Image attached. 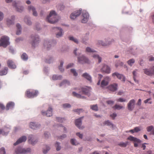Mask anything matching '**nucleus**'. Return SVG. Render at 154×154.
<instances>
[{
    "label": "nucleus",
    "mask_w": 154,
    "mask_h": 154,
    "mask_svg": "<svg viewBox=\"0 0 154 154\" xmlns=\"http://www.w3.org/2000/svg\"><path fill=\"white\" fill-rule=\"evenodd\" d=\"M83 19L82 20V22L83 23H86L88 20L89 17V15L88 13L85 11L83 12Z\"/></svg>",
    "instance_id": "obj_16"
},
{
    "label": "nucleus",
    "mask_w": 154,
    "mask_h": 154,
    "mask_svg": "<svg viewBox=\"0 0 154 154\" xmlns=\"http://www.w3.org/2000/svg\"><path fill=\"white\" fill-rule=\"evenodd\" d=\"M53 41H51V42H48L47 41H45L44 44V45L45 48L47 50H48L50 49V48L51 47V44L53 45Z\"/></svg>",
    "instance_id": "obj_22"
},
{
    "label": "nucleus",
    "mask_w": 154,
    "mask_h": 154,
    "mask_svg": "<svg viewBox=\"0 0 154 154\" xmlns=\"http://www.w3.org/2000/svg\"><path fill=\"white\" fill-rule=\"evenodd\" d=\"M110 80V79L109 77L106 76L105 77L101 82V87H104L107 85Z\"/></svg>",
    "instance_id": "obj_13"
},
{
    "label": "nucleus",
    "mask_w": 154,
    "mask_h": 154,
    "mask_svg": "<svg viewBox=\"0 0 154 154\" xmlns=\"http://www.w3.org/2000/svg\"><path fill=\"white\" fill-rule=\"evenodd\" d=\"M9 40V38L8 37L5 36H2L0 39V46L6 47L10 44Z\"/></svg>",
    "instance_id": "obj_3"
},
{
    "label": "nucleus",
    "mask_w": 154,
    "mask_h": 154,
    "mask_svg": "<svg viewBox=\"0 0 154 154\" xmlns=\"http://www.w3.org/2000/svg\"><path fill=\"white\" fill-rule=\"evenodd\" d=\"M134 62V59H132L128 61V63L129 65L131 66Z\"/></svg>",
    "instance_id": "obj_42"
},
{
    "label": "nucleus",
    "mask_w": 154,
    "mask_h": 154,
    "mask_svg": "<svg viewBox=\"0 0 154 154\" xmlns=\"http://www.w3.org/2000/svg\"><path fill=\"white\" fill-rule=\"evenodd\" d=\"M82 118L83 117H82L79 119H76L75 120V125L80 129H82L84 128L83 127L81 126L82 124L81 120Z\"/></svg>",
    "instance_id": "obj_17"
},
{
    "label": "nucleus",
    "mask_w": 154,
    "mask_h": 154,
    "mask_svg": "<svg viewBox=\"0 0 154 154\" xmlns=\"http://www.w3.org/2000/svg\"><path fill=\"white\" fill-rule=\"evenodd\" d=\"M14 104L13 102H10L8 103L6 106V110H8L9 109L13 108L14 106Z\"/></svg>",
    "instance_id": "obj_29"
},
{
    "label": "nucleus",
    "mask_w": 154,
    "mask_h": 154,
    "mask_svg": "<svg viewBox=\"0 0 154 154\" xmlns=\"http://www.w3.org/2000/svg\"><path fill=\"white\" fill-rule=\"evenodd\" d=\"M135 132H137L140 131V129L139 127H136L134 128Z\"/></svg>",
    "instance_id": "obj_61"
},
{
    "label": "nucleus",
    "mask_w": 154,
    "mask_h": 154,
    "mask_svg": "<svg viewBox=\"0 0 154 154\" xmlns=\"http://www.w3.org/2000/svg\"><path fill=\"white\" fill-rule=\"evenodd\" d=\"M116 101L121 102H125L126 101V100L123 98H120L116 99Z\"/></svg>",
    "instance_id": "obj_51"
},
{
    "label": "nucleus",
    "mask_w": 154,
    "mask_h": 154,
    "mask_svg": "<svg viewBox=\"0 0 154 154\" xmlns=\"http://www.w3.org/2000/svg\"><path fill=\"white\" fill-rule=\"evenodd\" d=\"M82 76L84 77L85 78L87 79L88 81H89L90 82H92L91 77V76L87 73H85L83 74L82 75Z\"/></svg>",
    "instance_id": "obj_27"
},
{
    "label": "nucleus",
    "mask_w": 154,
    "mask_h": 154,
    "mask_svg": "<svg viewBox=\"0 0 154 154\" xmlns=\"http://www.w3.org/2000/svg\"><path fill=\"white\" fill-rule=\"evenodd\" d=\"M86 51L88 52H95L94 50L91 49L89 47H87L86 48Z\"/></svg>",
    "instance_id": "obj_48"
},
{
    "label": "nucleus",
    "mask_w": 154,
    "mask_h": 154,
    "mask_svg": "<svg viewBox=\"0 0 154 154\" xmlns=\"http://www.w3.org/2000/svg\"><path fill=\"white\" fill-rule=\"evenodd\" d=\"M21 57L24 60H26L28 58L27 55L25 53H23L21 55Z\"/></svg>",
    "instance_id": "obj_40"
},
{
    "label": "nucleus",
    "mask_w": 154,
    "mask_h": 154,
    "mask_svg": "<svg viewBox=\"0 0 154 154\" xmlns=\"http://www.w3.org/2000/svg\"><path fill=\"white\" fill-rule=\"evenodd\" d=\"M101 71L106 73L109 74L110 72V68L107 65L103 64V67L101 69Z\"/></svg>",
    "instance_id": "obj_14"
},
{
    "label": "nucleus",
    "mask_w": 154,
    "mask_h": 154,
    "mask_svg": "<svg viewBox=\"0 0 154 154\" xmlns=\"http://www.w3.org/2000/svg\"><path fill=\"white\" fill-rule=\"evenodd\" d=\"M28 10L29 11H32V12L33 15L35 16H37V13L35 11V8L34 7L32 6H29L28 7Z\"/></svg>",
    "instance_id": "obj_26"
},
{
    "label": "nucleus",
    "mask_w": 154,
    "mask_h": 154,
    "mask_svg": "<svg viewBox=\"0 0 154 154\" xmlns=\"http://www.w3.org/2000/svg\"><path fill=\"white\" fill-rule=\"evenodd\" d=\"M143 71L144 73L148 75L151 76L154 75L152 68L151 69H143Z\"/></svg>",
    "instance_id": "obj_23"
},
{
    "label": "nucleus",
    "mask_w": 154,
    "mask_h": 154,
    "mask_svg": "<svg viewBox=\"0 0 154 154\" xmlns=\"http://www.w3.org/2000/svg\"><path fill=\"white\" fill-rule=\"evenodd\" d=\"M63 61L60 62V66L59 67V69L60 71L63 72L64 71V69L62 67L63 66Z\"/></svg>",
    "instance_id": "obj_46"
},
{
    "label": "nucleus",
    "mask_w": 154,
    "mask_h": 154,
    "mask_svg": "<svg viewBox=\"0 0 154 154\" xmlns=\"http://www.w3.org/2000/svg\"><path fill=\"white\" fill-rule=\"evenodd\" d=\"M46 150H45V149H43V152L45 154L47 153L48 151H49L50 149V148L49 146H46Z\"/></svg>",
    "instance_id": "obj_54"
},
{
    "label": "nucleus",
    "mask_w": 154,
    "mask_h": 154,
    "mask_svg": "<svg viewBox=\"0 0 154 154\" xmlns=\"http://www.w3.org/2000/svg\"><path fill=\"white\" fill-rule=\"evenodd\" d=\"M117 115L115 113H113L112 114L110 115V116L113 119H114L115 118L116 116Z\"/></svg>",
    "instance_id": "obj_62"
},
{
    "label": "nucleus",
    "mask_w": 154,
    "mask_h": 154,
    "mask_svg": "<svg viewBox=\"0 0 154 154\" xmlns=\"http://www.w3.org/2000/svg\"><path fill=\"white\" fill-rule=\"evenodd\" d=\"M45 62L47 63H50L52 62V58H50L48 60L47 59L46 60Z\"/></svg>",
    "instance_id": "obj_59"
},
{
    "label": "nucleus",
    "mask_w": 154,
    "mask_h": 154,
    "mask_svg": "<svg viewBox=\"0 0 154 154\" xmlns=\"http://www.w3.org/2000/svg\"><path fill=\"white\" fill-rule=\"evenodd\" d=\"M69 39L70 40L73 41L76 43L77 44L78 43V40L76 38H74L73 37H69Z\"/></svg>",
    "instance_id": "obj_47"
},
{
    "label": "nucleus",
    "mask_w": 154,
    "mask_h": 154,
    "mask_svg": "<svg viewBox=\"0 0 154 154\" xmlns=\"http://www.w3.org/2000/svg\"><path fill=\"white\" fill-rule=\"evenodd\" d=\"M28 141L29 143L34 145L37 143V140L36 139L34 138V137L32 135H30L29 137Z\"/></svg>",
    "instance_id": "obj_19"
},
{
    "label": "nucleus",
    "mask_w": 154,
    "mask_h": 154,
    "mask_svg": "<svg viewBox=\"0 0 154 154\" xmlns=\"http://www.w3.org/2000/svg\"><path fill=\"white\" fill-rule=\"evenodd\" d=\"M63 107L64 108H69L71 107L70 104L68 103H65L63 104Z\"/></svg>",
    "instance_id": "obj_58"
},
{
    "label": "nucleus",
    "mask_w": 154,
    "mask_h": 154,
    "mask_svg": "<svg viewBox=\"0 0 154 154\" xmlns=\"http://www.w3.org/2000/svg\"><path fill=\"white\" fill-rule=\"evenodd\" d=\"M123 108V106H122L118 105L117 104L115 105L113 107V108H114V109H117L118 110H119L121 109H122Z\"/></svg>",
    "instance_id": "obj_39"
},
{
    "label": "nucleus",
    "mask_w": 154,
    "mask_h": 154,
    "mask_svg": "<svg viewBox=\"0 0 154 154\" xmlns=\"http://www.w3.org/2000/svg\"><path fill=\"white\" fill-rule=\"evenodd\" d=\"M91 108L93 110L97 111L98 110V107L97 105H91Z\"/></svg>",
    "instance_id": "obj_44"
},
{
    "label": "nucleus",
    "mask_w": 154,
    "mask_h": 154,
    "mask_svg": "<svg viewBox=\"0 0 154 154\" xmlns=\"http://www.w3.org/2000/svg\"><path fill=\"white\" fill-rule=\"evenodd\" d=\"M15 20V17L14 16H12L10 18H8L6 20V23L7 25L8 26L13 25L14 24V20Z\"/></svg>",
    "instance_id": "obj_15"
},
{
    "label": "nucleus",
    "mask_w": 154,
    "mask_h": 154,
    "mask_svg": "<svg viewBox=\"0 0 154 154\" xmlns=\"http://www.w3.org/2000/svg\"><path fill=\"white\" fill-rule=\"evenodd\" d=\"M112 76L115 77L116 76L121 81L125 82V77L122 74H120L117 72H115L112 74Z\"/></svg>",
    "instance_id": "obj_9"
},
{
    "label": "nucleus",
    "mask_w": 154,
    "mask_h": 154,
    "mask_svg": "<svg viewBox=\"0 0 154 154\" xmlns=\"http://www.w3.org/2000/svg\"><path fill=\"white\" fill-rule=\"evenodd\" d=\"M32 40V46L34 47L35 45L38 43L39 38L37 35H32L31 37Z\"/></svg>",
    "instance_id": "obj_7"
},
{
    "label": "nucleus",
    "mask_w": 154,
    "mask_h": 154,
    "mask_svg": "<svg viewBox=\"0 0 154 154\" xmlns=\"http://www.w3.org/2000/svg\"><path fill=\"white\" fill-rule=\"evenodd\" d=\"M16 26L17 27L16 34L17 35H20L21 32V26L19 24L17 23L16 25Z\"/></svg>",
    "instance_id": "obj_30"
},
{
    "label": "nucleus",
    "mask_w": 154,
    "mask_h": 154,
    "mask_svg": "<svg viewBox=\"0 0 154 154\" xmlns=\"http://www.w3.org/2000/svg\"><path fill=\"white\" fill-rule=\"evenodd\" d=\"M82 10L80 9L72 13L70 16L71 19L72 20H74L77 17L79 16L82 13Z\"/></svg>",
    "instance_id": "obj_8"
},
{
    "label": "nucleus",
    "mask_w": 154,
    "mask_h": 154,
    "mask_svg": "<svg viewBox=\"0 0 154 154\" xmlns=\"http://www.w3.org/2000/svg\"><path fill=\"white\" fill-rule=\"evenodd\" d=\"M73 65V63H69L66 66V68L68 69L72 66Z\"/></svg>",
    "instance_id": "obj_63"
},
{
    "label": "nucleus",
    "mask_w": 154,
    "mask_h": 154,
    "mask_svg": "<svg viewBox=\"0 0 154 154\" xmlns=\"http://www.w3.org/2000/svg\"><path fill=\"white\" fill-rule=\"evenodd\" d=\"M137 70H136L134 71L133 72V75L134 79V81L136 82H137L138 83V81L136 79V77L137 76Z\"/></svg>",
    "instance_id": "obj_35"
},
{
    "label": "nucleus",
    "mask_w": 154,
    "mask_h": 154,
    "mask_svg": "<svg viewBox=\"0 0 154 154\" xmlns=\"http://www.w3.org/2000/svg\"><path fill=\"white\" fill-rule=\"evenodd\" d=\"M40 126L39 124H36L34 122H31L30 124L29 127L30 128L35 129H37Z\"/></svg>",
    "instance_id": "obj_28"
},
{
    "label": "nucleus",
    "mask_w": 154,
    "mask_h": 154,
    "mask_svg": "<svg viewBox=\"0 0 154 154\" xmlns=\"http://www.w3.org/2000/svg\"><path fill=\"white\" fill-rule=\"evenodd\" d=\"M31 152V149L28 148L26 149H23L20 147L17 148L15 150L16 154H23Z\"/></svg>",
    "instance_id": "obj_4"
},
{
    "label": "nucleus",
    "mask_w": 154,
    "mask_h": 154,
    "mask_svg": "<svg viewBox=\"0 0 154 154\" xmlns=\"http://www.w3.org/2000/svg\"><path fill=\"white\" fill-rule=\"evenodd\" d=\"M62 78V76L61 75H54L52 77V79L53 80H56L61 79Z\"/></svg>",
    "instance_id": "obj_33"
},
{
    "label": "nucleus",
    "mask_w": 154,
    "mask_h": 154,
    "mask_svg": "<svg viewBox=\"0 0 154 154\" xmlns=\"http://www.w3.org/2000/svg\"><path fill=\"white\" fill-rule=\"evenodd\" d=\"M46 21L51 23H54L58 21L59 17L55 12L52 11L50 12L49 15L46 18Z\"/></svg>",
    "instance_id": "obj_1"
},
{
    "label": "nucleus",
    "mask_w": 154,
    "mask_h": 154,
    "mask_svg": "<svg viewBox=\"0 0 154 154\" xmlns=\"http://www.w3.org/2000/svg\"><path fill=\"white\" fill-rule=\"evenodd\" d=\"M79 94H82L88 95H90V88L87 86L83 87L78 89H75Z\"/></svg>",
    "instance_id": "obj_2"
},
{
    "label": "nucleus",
    "mask_w": 154,
    "mask_h": 154,
    "mask_svg": "<svg viewBox=\"0 0 154 154\" xmlns=\"http://www.w3.org/2000/svg\"><path fill=\"white\" fill-rule=\"evenodd\" d=\"M38 93V92L37 91H33L30 92L29 91H27L26 92V95L28 97L32 98L36 96Z\"/></svg>",
    "instance_id": "obj_11"
},
{
    "label": "nucleus",
    "mask_w": 154,
    "mask_h": 154,
    "mask_svg": "<svg viewBox=\"0 0 154 154\" xmlns=\"http://www.w3.org/2000/svg\"><path fill=\"white\" fill-rule=\"evenodd\" d=\"M151 100V98L147 99L146 100H144V102L145 103H148L149 104H151L152 103V101H149L150 100Z\"/></svg>",
    "instance_id": "obj_57"
},
{
    "label": "nucleus",
    "mask_w": 154,
    "mask_h": 154,
    "mask_svg": "<svg viewBox=\"0 0 154 154\" xmlns=\"http://www.w3.org/2000/svg\"><path fill=\"white\" fill-rule=\"evenodd\" d=\"M98 43L99 45H101L103 46H105L107 45V44H106L105 43L101 41H99Z\"/></svg>",
    "instance_id": "obj_52"
},
{
    "label": "nucleus",
    "mask_w": 154,
    "mask_h": 154,
    "mask_svg": "<svg viewBox=\"0 0 154 154\" xmlns=\"http://www.w3.org/2000/svg\"><path fill=\"white\" fill-rule=\"evenodd\" d=\"M59 143L58 142H57L55 144V146L56 147V150L58 151L60 150L61 147L60 146H59Z\"/></svg>",
    "instance_id": "obj_53"
},
{
    "label": "nucleus",
    "mask_w": 154,
    "mask_h": 154,
    "mask_svg": "<svg viewBox=\"0 0 154 154\" xmlns=\"http://www.w3.org/2000/svg\"><path fill=\"white\" fill-rule=\"evenodd\" d=\"M135 101L134 100H131L127 104V108L128 110L132 111L135 107Z\"/></svg>",
    "instance_id": "obj_6"
},
{
    "label": "nucleus",
    "mask_w": 154,
    "mask_h": 154,
    "mask_svg": "<svg viewBox=\"0 0 154 154\" xmlns=\"http://www.w3.org/2000/svg\"><path fill=\"white\" fill-rule=\"evenodd\" d=\"M127 139L131 141H133L135 142L134 146L135 147H137L138 145L137 143H139L141 142V140L140 139L132 136H130L127 138Z\"/></svg>",
    "instance_id": "obj_5"
},
{
    "label": "nucleus",
    "mask_w": 154,
    "mask_h": 154,
    "mask_svg": "<svg viewBox=\"0 0 154 154\" xmlns=\"http://www.w3.org/2000/svg\"><path fill=\"white\" fill-rule=\"evenodd\" d=\"M149 60V61L154 60V57L152 56H149L148 57Z\"/></svg>",
    "instance_id": "obj_64"
},
{
    "label": "nucleus",
    "mask_w": 154,
    "mask_h": 154,
    "mask_svg": "<svg viewBox=\"0 0 154 154\" xmlns=\"http://www.w3.org/2000/svg\"><path fill=\"white\" fill-rule=\"evenodd\" d=\"M93 57L95 59H98V62L99 63L101 62L102 58L99 56V55L97 54H94L93 55Z\"/></svg>",
    "instance_id": "obj_34"
},
{
    "label": "nucleus",
    "mask_w": 154,
    "mask_h": 154,
    "mask_svg": "<svg viewBox=\"0 0 154 154\" xmlns=\"http://www.w3.org/2000/svg\"><path fill=\"white\" fill-rule=\"evenodd\" d=\"M3 17L4 16L3 13L0 11V21L3 20Z\"/></svg>",
    "instance_id": "obj_60"
},
{
    "label": "nucleus",
    "mask_w": 154,
    "mask_h": 154,
    "mask_svg": "<svg viewBox=\"0 0 154 154\" xmlns=\"http://www.w3.org/2000/svg\"><path fill=\"white\" fill-rule=\"evenodd\" d=\"M42 113L44 116H46L47 117H50L52 115V109L49 107L46 112H44L42 111Z\"/></svg>",
    "instance_id": "obj_20"
},
{
    "label": "nucleus",
    "mask_w": 154,
    "mask_h": 154,
    "mask_svg": "<svg viewBox=\"0 0 154 154\" xmlns=\"http://www.w3.org/2000/svg\"><path fill=\"white\" fill-rule=\"evenodd\" d=\"M71 72L73 74L74 76H76L78 75V74L76 72L75 70L74 69H71Z\"/></svg>",
    "instance_id": "obj_55"
},
{
    "label": "nucleus",
    "mask_w": 154,
    "mask_h": 154,
    "mask_svg": "<svg viewBox=\"0 0 154 154\" xmlns=\"http://www.w3.org/2000/svg\"><path fill=\"white\" fill-rule=\"evenodd\" d=\"M7 64L8 66L10 68L12 69H15L16 67V66L14 64V62L11 60H9L7 61Z\"/></svg>",
    "instance_id": "obj_24"
},
{
    "label": "nucleus",
    "mask_w": 154,
    "mask_h": 154,
    "mask_svg": "<svg viewBox=\"0 0 154 154\" xmlns=\"http://www.w3.org/2000/svg\"><path fill=\"white\" fill-rule=\"evenodd\" d=\"M0 154H6L5 149L2 147L0 149Z\"/></svg>",
    "instance_id": "obj_49"
},
{
    "label": "nucleus",
    "mask_w": 154,
    "mask_h": 154,
    "mask_svg": "<svg viewBox=\"0 0 154 154\" xmlns=\"http://www.w3.org/2000/svg\"><path fill=\"white\" fill-rule=\"evenodd\" d=\"M56 120L58 122H62L63 121L65 120V119L64 118L57 117Z\"/></svg>",
    "instance_id": "obj_50"
},
{
    "label": "nucleus",
    "mask_w": 154,
    "mask_h": 154,
    "mask_svg": "<svg viewBox=\"0 0 154 154\" xmlns=\"http://www.w3.org/2000/svg\"><path fill=\"white\" fill-rule=\"evenodd\" d=\"M103 124L104 125H107L108 126H111V127L112 128L113 127V125L111 122H109V120L105 121L104 122Z\"/></svg>",
    "instance_id": "obj_38"
},
{
    "label": "nucleus",
    "mask_w": 154,
    "mask_h": 154,
    "mask_svg": "<svg viewBox=\"0 0 154 154\" xmlns=\"http://www.w3.org/2000/svg\"><path fill=\"white\" fill-rule=\"evenodd\" d=\"M71 144L73 145H76L78 144V143L75 139H72L70 140Z\"/></svg>",
    "instance_id": "obj_45"
},
{
    "label": "nucleus",
    "mask_w": 154,
    "mask_h": 154,
    "mask_svg": "<svg viewBox=\"0 0 154 154\" xmlns=\"http://www.w3.org/2000/svg\"><path fill=\"white\" fill-rule=\"evenodd\" d=\"M24 21L28 25H30L32 24V22L30 21V20H29V19L27 17H26L24 19Z\"/></svg>",
    "instance_id": "obj_36"
},
{
    "label": "nucleus",
    "mask_w": 154,
    "mask_h": 154,
    "mask_svg": "<svg viewBox=\"0 0 154 154\" xmlns=\"http://www.w3.org/2000/svg\"><path fill=\"white\" fill-rule=\"evenodd\" d=\"M27 138L25 136H23L20 138L15 143L14 145L16 146L20 143L25 142Z\"/></svg>",
    "instance_id": "obj_18"
},
{
    "label": "nucleus",
    "mask_w": 154,
    "mask_h": 154,
    "mask_svg": "<svg viewBox=\"0 0 154 154\" xmlns=\"http://www.w3.org/2000/svg\"><path fill=\"white\" fill-rule=\"evenodd\" d=\"M72 95L78 98H84V97L82 96L80 94L77 93H76L73 92L72 93Z\"/></svg>",
    "instance_id": "obj_31"
},
{
    "label": "nucleus",
    "mask_w": 154,
    "mask_h": 154,
    "mask_svg": "<svg viewBox=\"0 0 154 154\" xmlns=\"http://www.w3.org/2000/svg\"><path fill=\"white\" fill-rule=\"evenodd\" d=\"M53 29H55L57 32L59 31V32L56 34V37L57 38L60 37L62 35L63 30L61 29L59 27H54L53 28Z\"/></svg>",
    "instance_id": "obj_21"
},
{
    "label": "nucleus",
    "mask_w": 154,
    "mask_h": 154,
    "mask_svg": "<svg viewBox=\"0 0 154 154\" xmlns=\"http://www.w3.org/2000/svg\"><path fill=\"white\" fill-rule=\"evenodd\" d=\"M153 128V126H150L146 128L147 131L150 132L151 131Z\"/></svg>",
    "instance_id": "obj_56"
},
{
    "label": "nucleus",
    "mask_w": 154,
    "mask_h": 154,
    "mask_svg": "<svg viewBox=\"0 0 154 154\" xmlns=\"http://www.w3.org/2000/svg\"><path fill=\"white\" fill-rule=\"evenodd\" d=\"M8 69L7 67H5L4 69L0 71V75H5L7 73Z\"/></svg>",
    "instance_id": "obj_32"
},
{
    "label": "nucleus",
    "mask_w": 154,
    "mask_h": 154,
    "mask_svg": "<svg viewBox=\"0 0 154 154\" xmlns=\"http://www.w3.org/2000/svg\"><path fill=\"white\" fill-rule=\"evenodd\" d=\"M78 61L80 63L83 64L85 63H89L88 59L83 56L78 57Z\"/></svg>",
    "instance_id": "obj_10"
},
{
    "label": "nucleus",
    "mask_w": 154,
    "mask_h": 154,
    "mask_svg": "<svg viewBox=\"0 0 154 154\" xmlns=\"http://www.w3.org/2000/svg\"><path fill=\"white\" fill-rule=\"evenodd\" d=\"M69 84L70 82H69L66 80H64L60 84V86H61L64 85H69Z\"/></svg>",
    "instance_id": "obj_37"
},
{
    "label": "nucleus",
    "mask_w": 154,
    "mask_h": 154,
    "mask_svg": "<svg viewBox=\"0 0 154 154\" xmlns=\"http://www.w3.org/2000/svg\"><path fill=\"white\" fill-rule=\"evenodd\" d=\"M109 89L112 91H115L117 89V85L114 83L110 85L108 87Z\"/></svg>",
    "instance_id": "obj_25"
},
{
    "label": "nucleus",
    "mask_w": 154,
    "mask_h": 154,
    "mask_svg": "<svg viewBox=\"0 0 154 154\" xmlns=\"http://www.w3.org/2000/svg\"><path fill=\"white\" fill-rule=\"evenodd\" d=\"M128 143V142H126L125 143L121 142L119 144V145L121 147H125L127 146Z\"/></svg>",
    "instance_id": "obj_41"
},
{
    "label": "nucleus",
    "mask_w": 154,
    "mask_h": 154,
    "mask_svg": "<svg viewBox=\"0 0 154 154\" xmlns=\"http://www.w3.org/2000/svg\"><path fill=\"white\" fill-rule=\"evenodd\" d=\"M13 6L15 8L16 11L19 12H22L23 10V7L18 6V2H17L16 1H14L12 3Z\"/></svg>",
    "instance_id": "obj_12"
},
{
    "label": "nucleus",
    "mask_w": 154,
    "mask_h": 154,
    "mask_svg": "<svg viewBox=\"0 0 154 154\" xmlns=\"http://www.w3.org/2000/svg\"><path fill=\"white\" fill-rule=\"evenodd\" d=\"M123 65V63L122 62H120V61H118L116 62L115 66L117 67L119 66H122Z\"/></svg>",
    "instance_id": "obj_43"
}]
</instances>
